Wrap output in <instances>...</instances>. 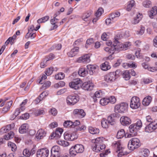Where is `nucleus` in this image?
I'll return each instance as SVG.
<instances>
[{
  "instance_id": "1",
  "label": "nucleus",
  "mask_w": 157,
  "mask_h": 157,
  "mask_svg": "<svg viewBox=\"0 0 157 157\" xmlns=\"http://www.w3.org/2000/svg\"><path fill=\"white\" fill-rule=\"evenodd\" d=\"M103 138L100 137L92 140L93 143L92 146V150L96 152L102 151L105 148V145L103 144Z\"/></svg>"
},
{
  "instance_id": "5",
  "label": "nucleus",
  "mask_w": 157,
  "mask_h": 157,
  "mask_svg": "<svg viewBox=\"0 0 157 157\" xmlns=\"http://www.w3.org/2000/svg\"><path fill=\"white\" fill-rule=\"evenodd\" d=\"M128 105L125 103H121L117 105L114 108V111L116 113H124L127 111Z\"/></svg>"
},
{
  "instance_id": "63",
  "label": "nucleus",
  "mask_w": 157,
  "mask_h": 157,
  "mask_svg": "<svg viewBox=\"0 0 157 157\" xmlns=\"http://www.w3.org/2000/svg\"><path fill=\"white\" fill-rule=\"evenodd\" d=\"M103 95V93L101 90L96 91L95 93V96L96 98H99Z\"/></svg>"
},
{
  "instance_id": "40",
  "label": "nucleus",
  "mask_w": 157,
  "mask_h": 157,
  "mask_svg": "<svg viewBox=\"0 0 157 157\" xmlns=\"http://www.w3.org/2000/svg\"><path fill=\"white\" fill-rule=\"evenodd\" d=\"M48 113L49 114L55 116L58 113V111L55 108L52 107L49 109Z\"/></svg>"
},
{
  "instance_id": "57",
  "label": "nucleus",
  "mask_w": 157,
  "mask_h": 157,
  "mask_svg": "<svg viewBox=\"0 0 157 157\" xmlns=\"http://www.w3.org/2000/svg\"><path fill=\"white\" fill-rule=\"evenodd\" d=\"M78 137V135L75 132L73 133L70 134V140L71 141H73L76 139Z\"/></svg>"
},
{
  "instance_id": "4",
  "label": "nucleus",
  "mask_w": 157,
  "mask_h": 157,
  "mask_svg": "<svg viewBox=\"0 0 157 157\" xmlns=\"http://www.w3.org/2000/svg\"><path fill=\"white\" fill-rule=\"evenodd\" d=\"M119 72V71H116L115 72H111L107 74L105 77V80L108 82L115 81L118 77Z\"/></svg>"
},
{
  "instance_id": "37",
  "label": "nucleus",
  "mask_w": 157,
  "mask_h": 157,
  "mask_svg": "<svg viewBox=\"0 0 157 157\" xmlns=\"http://www.w3.org/2000/svg\"><path fill=\"white\" fill-rule=\"evenodd\" d=\"M46 96L45 93L44 92H43L40 96L38 97L35 100V102L36 104L39 103L43 99L44 97Z\"/></svg>"
},
{
  "instance_id": "45",
  "label": "nucleus",
  "mask_w": 157,
  "mask_h": 157,
  "mask_svg": "<svg viewBox=\"0 0 157 157\" xmlns=\"http://www.w3.org/2000/svg\"><path fill=\"white\" fill-rule=\"evenodd\" d=\"M8 146L9 147L11 148L12 151H15L17 149V146L16 144L13 142H9L8 143Z\"/></svg>"
},
{
  "instance_id": "28",
  "label": "nucleus",
  "mask_w": 157,
  "mask_h": 157,
  "mask_svg": "<svg viewBox=\"0 0 157 157\" xmlns=\"http://www.w3.org/2000/svg\"><path fill=\"white\" fill-rule=\"evenodd\" d=\"M151 101V97L149 96H148L144 98L142 101V103L143 105L147 106L149 105Z\"/></svg>"
},
{
  "instance_id": "51",
  "label": "nucleus",
  "mask_w": 157,
  "mask_h": 157,
  "mask_svg": "<svg viewBox=\"0 0 157 157\" xmlns=\"http://www.w3.org/2000/svg\"><path fill=\"white\" fill-rule=\"evenodd\" d=\"M144 157H147L149 155V151L147 149H144L141 152Z\"/></svg>"
},
{
  "instance_id": "42",
  "label": "nucleus",
  "mask_w": 157,
  "mask_h": 157,
  "mask_svg": "<svg viewBox=\"0 0 157 157\" xmlns=\"http://www.w3.org/2000/svg\"><path fill=\"white\" fill-rule=\"evenodd\" d=\"M49 16H45L38 19L37 20V22L38 24L45 22L49 19Z\"/></svg>"
},
{
  "instance_id": "9",
  "label": "nucleus",
  "mask_w": 157,
  "mask_h": 157,
  "mask_svg": "<svg viewBox=\"0 0 157 157\" xmlns=\"http://www.w3.org/2000/svg\"><path fill=\"white\" fill-rule=\"evenodd\" d=\"M113 146L114 148L117 149L116 152H117L119 151L117 155L118 157H121L122 156L125 155V152H124L123 150H122V148L119 141L114 142Z\"/></svg>"
},
{
  "instance_id": "35",
  "label": "nucleus",
  "mask_w": 157,
  "mask_h": 157,
  "mask_svg": "<svg viewBox=\"0 0 157 157\" xmlns=\"http://www.w3.org/2000/svg\"><path fill=\"white\" fill-rule=\"evenodd\" d=\"M135 4V2L134 0H131L128 2L126 10L128 11L131 10L132 8L133 7Z\"/></svg>"
},
{
  "instance_id": "39",
  "label": "nucleus",
  "mask_w": 157,
  "mask_h": 157,
  "mask_svg": "<svg viewBox=\"0 0 157 157\" xmlns=\"http://www.w3.org/2000/svg\"><path fill=\"white\" fill-rule=\"evenodd\" d=\"M122 76L125 80H128L130 77V71L127 70L124 71L123 74Z\"/></svg>"
},
{
  "instance_id": "48",
  "label": "nucleus",
  "mask_w": 157,
  "mask_h": 157,
  "mask_svg": "<svg viewBox=\"0 0 157 157\" xmlns=\"http://www.w3.org/2000/svg\"><path fill=\"white\" fill-rule=\"evenodd\" d=\"M145 28L144 26H141L140 30L136 31V34L138 35H142L144 32Z\"/></svg>"
},
{
  "instance_id": "19",
  "label": "nucleus",
  "mask_w": 157,
  "mask_h": 157,
  "mask_svg": "<svg viewBox=\"0 0 157 157\" xmlns=\"http://www.w3.org/2000/svg\"><path fill=\"white\" fill-rule=\"evenodd\" d=\"M63 132V130L60 128H57L55 132L52 133V136H54V137L56 139L59 138L62 133Z\"/></svg>"
},
{
  "instance_id": "12",
  "label": "nucleus",
  "mask_w": 157,
  "mask_h": 157,
  "mask_svg": "<svg viewBox=\"0 0 157 157\" xmlns=\"http://www.w3.org/2000/svg\"><path fill=\"white\" fill-rule=\"evenodd\" d=\"M157 128V120L154 122L150 123L145 128V131L148 132H151Z\"/></svg>"
},
{
  "instance_id": "61",
  "label": "nucleus",
  "mask_w": 157,
  "mask_h": 157,
  "mask_svg": "<svg viewBox=\"0 0 157 157\" xmlns=\"http://www.w3.org/2000/svg\"><path fill=\"white\" fill-rule=\"evenodd\" d=\"M131 45V43L130 42H127L124 43V44H122V46L124 48V50H126L127 48L130 46Z\"/></svg>"
},
{
  "instance_id": "20",
  "label": "nucleus",
  "mask_w": 157,
  "mask_h": 157,
  "mask_svg": "<svg viewBox=\"0 0 157 157\" xmlns=\"http://www.w3.org/2000/svg\"><path fill=\"white\" fill-rule=\"evenodd\" d=\"M59 20L56 18H54L51 20L50 22L52 26L49 30L50 31L56 29L58 27L57 23Z\"/></svg>"
},
{
  "instance_id": "23",
  "label": "nucleus",
  "mask_w": 157,
  "mask_h": 157,
  "mask_svg": "<svg viewBox=\"0 0 157 157\" xmlns=\"http://www.w3.org/2000/svg\"><path fill=\"white\" fill-rule=\"evenodd\" d=\"M78 47H75L72 48L70 52L67 53V55L69 57H73L77 54L78 52Z\"/></svg>"
},
{
  "instance_id": "41",
  "label": "nucleus",
  "mask_w": 157,
  "mask_h": 157,
  "mask_svg": "<svg viewBox=\"0 0 157 157\" xmlns=\"http://www.w3.org/2000/svg\"><path fill=\"white\" fill-rule=\"evenodd\" d=\"M14 136V133L12 132H10L6 134L4 136V139L6 140H9L12 138Z\"/></svg>"
},
{
  "instance_id": "24",
  "label": "nucleus",
  "mask_w": 157,
  "mask_h": 157,
  "mask_svg": "<svg viewBox=\"0 0 157 157\" xmlns=\"http://www.w3.org/2000/svg\"><path fill=\"white\" fill-rule=\"evenodd\" d=\"M87 69L90 75H93L94 73L95 72V70L98 67V66L95 65L89 64L86 66Z\"/></svg>"
},
{
  "instance_id": "44",
  "label": "nucleus",
  "mask_w": 157,
  "mask_h": 157,
  "mask_svg": "<svg viewBox=\"0 0 157 157\" xmlns=\"http://www.w3.org/2000/svg\"><path fill=\"white\" fill-rule=\"evenodd\" d=\"M69 153L71 155L72 157L75 156L78 154L74 146L72 147L70 149Z\"/></svg>"
},
{
  "instance_id": "15",
  "label": "nucleus",
  "mask_w": 157,
  "mask_h": 157,
  "mask_svg": "<svg viewBox=\"0 0 157 157\" xmlns=\"http://www.w3.org/2000/svg\"><path fill=\"white\" fill-rule=\"evenodd\" d=\"M90 61V56L88 54H86L79 58L77 60L78 63H89Z\"/></svg>"
},
{
  "instance_id": "7",
  "label": "nucleus",
  "mask_w": 157,
  "mask_h": 157,
  "mask_svg": "<svg viewBox=\"0 0 157 157\" xmlns=\"http://www.w3.org/2000/svg\"><path fill=\"white\" fill-rule=\"evenodd\" d=\"M82 83V80L77 78L74 79L72 81L70 82L69 86L71 88L77 90L81 87Z\"/></svg>"
},
{
  "instance_id": "14",
  "label": "nucleus",
  "mask_w": 157,
  "mask_h": 157,
  "mask_svg": "<svg viewBox=\"0 0 157 157\" xmlns=\"http://www.w3.org/2000/svg\"><path fill=\"white\" fill-rule=\"evenodd\" d=\"M93 87V83L90 81L84 82L81 86L82 89L87 91L92 90Z\"/></svg>"
},
{
  "instance_id": "26",
  "label": "nucleus",
  "mask_w": 157,
  "mask_h": 157,
  "mask_svg": "<svg viewBox=\"0 0 157 157\" xmlns=\"http://www.w3.org/2000/svg\"><path fill=\"white\" fill-rule=\"evenodd\" d=\"M54 58V55L52 54H50L47 58H48V59H45L43 61L41 62L40 64V67L42 68H43L46 67L47 66V65L46 64V62Z\"/></svg>"
},
{
  "instance_id": "52",
  "label": "nucleus",
  "mask_w": 157,
  "mask_h": 157,
  "mask_svg": "<svg viewBox=\"0 0 157 157\" xmlns=\"http://www.w3.org/2000/svg\"><path fill=\"white\" fill-rule=\"evenodd\" d=\"M72 125V121H65L63 123V126L65 127H71Z\"/></svg>"
},
{
  "instance_id": "3",
  "label": "nucleus",
  "mask_w": 157,
  "mask_h": 157,
  "mask_svg": "<svg viewBox=\"0 0 157 157\" xmlns=\"http://www.w3.org/2000/svg\"><path fill=\"white\" fill-rule=\"evenodd\" d=\"M140 141L139 140L136 138H132L128 143V149L131 150H134L135 149L137 148L140 146Z\"/></svg>"
},
{
  "instance_id": "55",
  "label": "nucleus",
  "mask_w": 157,
  "mask_h": 157,
  "mask_svg": "<svg viewBox=\"0 0 157 157\" xmlns=\"http://www.w3.org/2000/svg\"><path fill=\"white\" fill-rule=\"evenodd\" d=\"M143 4L144 7L146 8H149L151 6V2L150 1H145L143 2Z\"/></svg>"
},
{
  "instance_id": "47",
  "label": "nucleus",
  "mask_w": 157,
  "mask_h": 157,
  "mask_svg": "<svg viewBox=\"0 0 157 157\" xmlns=\"http://www.w3.org/2000/svg\"><path fill=\"white\" fill-rule=\"evenodd\" d=\"M107 121L108 123L111 125H114L115 123L114 119L111 116H109L108 117Z\"/></svg>"
},
{
  "instance_id": "29",
  "label": "nucleus",
  "mask_w": 157,
  "mask_h": 157,
  "mask_svg": "<svg viewBox=\"0 0 157 157\" xmlns=\"http://www.w3.org/2000/svg\"><path fill=\"white\" fill-rule=\"evenodd\" d=\"M124 136L125 137H128L126 134H125V131L123 129H120L117 132V138L118 139H121L123 138Z\"/></svg>"
},
{
  "instance_id": "33",
  "label": "nucleus",
  "mask_w": 157,
  "mask_h": 157,
  "mask_svg": "<svg viewBox=\"0 0 157 157\" xmlns=\"http://www.w3.org/2000/svg\"><path fill=\"white\" fill-rule=\"evenodd\" d=\"M110 68V66L109 65V62L107 61L103 63L101 66V70L104 71H106L109 69Z\"/></svg>"
},
{
  "instance_id": "59",
  "label": "nucleus",
  "mask_w": 157,
  "mask_h": 157,
  "mask_svg": "<svg viewBox=\"0 0 157 157\" xmlns=\"http://www.w3.org/2000/svg\"><path fill=\"white\" fill-rule=\"evenodd\" d=\"M109 101V103L113 104L115 103L116 100L114 96H111L110 97L108 98Z\"/></svg>"
},
{
  "instance_id": "17",
  "label": "nucleus",
  "mask_w": 157,
  "mask_h": 157,
  "mask_svg": "<svg viewBox=\"0 0 157 157\" xmlns=\"http://www.w3.org/2000/svg\"><path fill=\"white\" fill-rule=\"evenodd\" d=\"M73 113L76 116L80 118L83 117L85 115V113L82 109H75Z\"/></svg>"
},
{
  "instance_id": "38",
  "label": "nucleus",
  "mask_w": 157,
  "mask_h": 157,
  "mask_svg": "<svg viewBox=\"0 0 157 157\" xmlns=\"http://www.w3.org/2000/svg\"><path fill=\"white\" fill-rule=\"evenodd\" d=\"M92 13L91 11H88L86 13H84L82 16V19L85 21H87L88 20V18L89 17Z\"/></svg>"
},
{
  "instance_id": "56",
  "label": "nucleus",
  "mask_w": 157,
  "mask_h": 157,
  "mask_svg": "<svg viewBox=\"0 0 157 157\" xmlns=\"http://www.w3.org/2000/svg\"><path fill=\"white\" fill-rule=\"evenodd\" d=\"M61 47L62 45L60 44H55L51 47V49H55L56 50H60L61 49Z\"/></svg>"
},
{
  "instance_id": "46",
  "label": "nucleus",
  "mask_w": 157,
  "mask_h": 157,
  "mask_svg": "<svg viewBox=\"0 0 157 157\" xmlns=\"http://www.w3.org/2000/svg\"><path fill=\"white\" fill-rule=\"evenodd\" d=\"M64 77V74L62 72H60L55 75V78L57 80H61L63 79Z\"/></svg>"
},
{
  "instance_id": "32",
  "label": "nucleus",
  "mask_w": 157,
  "mask_h": 157,
  "mask_svg": "<svg viewBox=\"0 0 157 157\" xmlns=\"http://www.w3.org/2000/svg\"><path fill=\"white\" fill-rule=\"evenodd\" d=\"M74 147L78 153H82L84 150V147L81 144H77L75 145Z\"/></svg>"
},
{
  "instance_id": "53",
  "label": "nucleus",
  "mask_w": 157,
  "mask_h": 157,
  "mask_svg": "<svg viewBox=\"0 0 157 157\" xmlns=\"http://www.w3.org/2000/svg\"><path fill=\"white\" fill-rule=\"evenodd\" d=\"M103 12V9L101 8H99L95 13V16L96 17H99L101 15Z\"/></svg>"
},
{
  "instance_id": "10",
  "label": "nucleus",
  "mask_w": 157,
  "mask_h": 157,
  "mask_svg": "<svg viewBox=\"0 0 157 157\" xmlns=\"http://www.w3.org/2000/svg\"><path fill=\"white\" fill-rule=\"evenodd\" d=\"M122 44L118 42V40L115 39L114 43L112 45V48L114 51V53L115 52H118L124 50V48H123Z\"/></svg>"
},
{
  "instance_id": "60",
  "label": "nucleus",
  "mask_w": 157,
  "mask_h": 157,
  "mask_svg": "<svg viewBox=\"0 0 157 157\" xmlns=\"http://www.w3.org/2000/svg\"><path fill=\"white\" fill-rule=\"evenodd\" d=\"M53 70V68L52 67L47 69L45 72L46 75L47 76L50 75L52 73Z\"/></svg>"
},
{
  "instance_id": "36",
  "label": "nucleus",
  "mask_w": 157,
  "mask_h": 157,
  "mask_svg": "<svg viewBox=\"0 0 157 157\" xmlns=\"http://www.w3.org/2000/svg\"><path fill=\"white\" fill-rule=\"evenodd\" d=\"M88 73V71H86L85 68H80L78 71V74L79 76L84 77L86 76Z\"/></svg>"
},
{
  "instance_id": "16",
  "label": "nucleus",
  "mask_w": 157,
  "mask_h": 157,
  "mask_svg": "<svg viewBox=\"0 0 157 157\" xmlns=\"http://www.w3.org/2000/svg\"><path fill=\"white\" fill-rule=\"evenodd\" d=\"M35 151V150L34 148H33L31 150L26 148L24 150L23 154V155L25 157H29L34 154Z\"/></svg>"
},
{
  "instance_id": "11",
  "label": "nucleus",
  "mask_w": 157,
  "mask_h": 157,
  "mask_svg": "<svg viewBox=\"0 0 157 157\" xmlns=\"http://www.w3.org/2000/svg\"><path fill=\"white\" fill-rule=\"evenodd\" d=\"M79 98L76 95H69L67 98V102L69 105H74L79 100Z\"/></svg>"
},
{
  "instance_id": "43",
  "label": "nucleus",
  "mask_w": 157,
  "mask_h": 157,
  "mask_svg": "<svg viewBox=\"0 0 157 157\" xmlns=\"http://www.w3.org/2000/svg\"><path fill=\"white\" fill-rule=\"evenodd\" d=\"M108 98H101L100 101V103L102 105H105L109 103V101Z\"/></svg>"
},
{
  "instance_id": "34",
  "label": "nucleus",
  "mask_w": 157,
  "mask_h": 157,
  "mask_svg": "<svg viewBox=\"0 0 157 157\" xmlns=\"http://www.w3.org/2000/svg\"><path fill=\"white\" fill-rule=\"evenodd\" d=\"M89 132L92 134H96L99 133V129L92 127H89L88 128Z\"/></svg>"
},
{
  "instance_id": "62",
  "label": "nucleus",
  "mask_w": 157,
  "mask_h": 157,
  "mask_svg": "<svg viewBox=\"0 0 157 157\" xmlns=\"http://www.w3.org/2000/svg\"><path fill=\"white\" fill-rule=\"evenodd\" d=\"M72 125H71V128H75L76 129V128L78 127V125L80 124V122L78 120H76L74 122L72 121Z\"/></svg>"
},
{
  "instance_id": "21",
  "label": "nucleus",
  "mask_w": 157,
  "mask_h": 157,
  "mask_svg": "<svg viewBox=\"0 0 157 157\" xmlns=\"http://www.w3.org/2000/svg\"><path fill=\"white\" fill-rule=\"evenodd\" d=\"M46 134V132L44 130L40 129L37 132L36 134V137L37 139L40 140L45 136Z\"/></svg>"
},
{
  "instance_id": "30",
  "label": "nucleus",
  "mask_w": 157,
  "mask_h": 157,
  "mask_svg": "<svg viewBox=\"0 0 157 157\" xmlns=\"http://www.w3.org/2000/svg\"><path fill=\"white\" fill-rule=\"evenodd\" d=\"M142 17V15L140 13L137 14L134 18L132 22L133 24H136L139 22Z\"/></svg>"
},
{
  "instance_id": "31",
  "label": "nucleus",
  "mask_w": 157,
  "mask_h": 157,
  "mask_svg": "<svg viewBox=\"0 0 157 157\" xmlns=\"http://www.w3.org/2000/svg\"><path fill=\"white\" fill-rule=\"evenodd\" d=\"M104 49L105 52L109 54H111V55H112L114 54V50H113L112 46L104 47ZM112 57V55H110L109 56L108 58H111Z\"/></svg>"
},
{
  "instance_id": "49",
  "label": "nucleus",
  "mask_w": 157,
  "mask_h": 157,
  "mask_svg": "<svg viewBox=\"0 0 157 157\" xmlns=\"http://www.w3.org/2000/svg\"><path fill=\"white\" fill-rule=\"evenodd\" d=\"M65 85V83L63 81H60L58 83L55 84V88H58L59 87H61L64 86Z\"/></svg>"
},
{
  "instance_id": "54",
  "label": "nucleus",
  "mask_w": 157,
  "mask_h": 157,
  "mask_svg": "<svg viewBox=\"0 0 157 157\" xmlns=\"http://www.w3.org/2000/svg\"><path fill=\"white\" fill-rule=\"evenodd\" d=\"M101 125L103 128H106L108 127V124H109L106 120L103 119L101 121Z\"/></svg>"
},
{
  "instance_id": "50",
  "label": "nucleus",
  "mask_w": 157,
  "mask_h": 157,
  "mask_svg": "<svg viewBox=\"0 0 157 157\" xmlns=\"http://www.w3.org/2000/svg\"><path fill=\"white\" fill-rule=\"evenodd\" d=\"M11 128V125L9 124L6 125V127L2 128L1 129V131L2 132H6L10 130Z\"/></svg>"
},
{
  "instance_id": "27",
  "label": "nucleus",
  "mask_w": 157,
  "mask_h": 157,
  "mask_svg": "<svg viewBox=\"0 0 157 157\" xmlns=\"http://www.w3.org/2000/svg\"><path fill=\"white\" fill-rule=\"evenodd\" d=\"M120 15V12H116L111 14L109 16V17L111 19L112 21L114 22L117 20Z\"/></svg>"
},
{
  "instance_id": "18",
  "label": "nucleus",
  "mask_w": 157,
  "mask_h": 157,
  "mask_svg": "<svg viewBox=\"0 0 157 157\" xmlns=\"http://www.w3.org/2000/svg\"><path fill=\"white\" fill-rule=\"evenodd\" d=\"M120 122L123 125H127L131 123L130 119L126 116H122L120 119Z\"/></svg>"
},
{
  "instance_id": "2",
  "label": "nucleus",
  "mask_w": 157,
  "mask_h": 157,
  "mask_svg": "<svg viewBox=\"0 0 157 157\" xmlns=\"http://www.w3.org/2000/svg\"><path fill=\"white\" fill-rule=\"evenodd\" d=\"M142 126V123L140 120H138L136 122L131 125L129 127V131L131 134H128L127 137L128 138L136 135L137 132Z\"/></svg>"
},
{
  "instance_id": "64",
  "label": "nucleus",
  "mask_w": 157,
  "mask_h": 157,
  "mask_svg": "<svg viewBox=\"0 0 157 157\" xmlns=\"http://www.w3.org/2000/svg\"><path fill=\"white\" fill-rule=\"evenodd\" d=\"M67 90L66 88H63L57 91V94L58 95H61L64 93L65 92H67Z\"/></svg>"
},
{
  "instance_id": "6",
  "label": "nucleus",
  "mask_w": 157,
  "mask_h": 157,
  "mask_svg": "<svg viewBox=\"0 0 157 157\" xmlns=\"http://www.w3.org/2000/svg\"><path fill=\"white\" fill-rule=\"evenodd\" d=\"M140 102L139 98L136 96L132 97L131 99L130 106L133 109H137L140 106Z\"/></svg>"
},
{
  "instance_id": "8",
  "label": "nucleus",
  "mask_w": 157,
  "mask_h": 157,
  "mask_svg": "<svg viewBox=\"0 0 157 157\" xmlns=\"http://www.w3.org/2000/svg\"><path fill=\"white\" fill-rule=\"evenodd\" d=\"M60 149L57 145L53 146L51 150L50 157H64L65 155H60Z\"/></svg>"
},
{
  "instance_id": "13",
  "label": "nucleus",
  "mask_w": 157,
  "mask_h": 157,
  "mask_svg": "<svg viewBox=\"0 0 157 157\" xmlns=\"http://www.w3.org/2000/svg\"><path fill=\"white\" fill-rule=\"evenodd\" d=\"M49 151L47 148L39 149L36 152L37 157H47L49 155Z\"/></svg>"
},
{
  "instance_id": "25",
  "label": "nucleus",
  "mask_w": 157,
  "mask_h": 157,
  "mask_svg": "<svg viewBox=\"0 0 157 157\" xmlns=\"http://www.w3.org/2000/svg\"><path fill=\"white\" fill-rule=\"evenodd\" d=\"M157 7L154 6L148 12V14L149 17L151 18H153L154 16L157 13Z\"/></svg>"
},
{
  "instance_id": "22",
  "label": "nucleus",
  "mask_w": 157,
  "mask_h": 157,
  "mask_svg": "<svg viewBox=\"0 0 157 157\" xmlns=\"http://www.w3.org/2000/svg\"><path fill=\"white\" fill-rule=\"evenodd\" d=\"M29 128L28 125L24 124L19 128V131L20 133L23 134L28 132Z\"/></svg>"
},
{
  "instance_id": "58",
  "label": "nucleus",
  "mask_w": 157,
  "mask_h": 157,
  "mask_svg": "<svg viewBox=\"0 0 157 157\" xmlns=\"http://www.w3.org/2000/svg\"><path fill=\"white\" fill-rule=\"evenodd\" d=\"M44 111L42 109L38 110L36 111L35 113L36 115L38 116L44 114Z\"/></svg>"
}]
</instances>
